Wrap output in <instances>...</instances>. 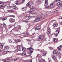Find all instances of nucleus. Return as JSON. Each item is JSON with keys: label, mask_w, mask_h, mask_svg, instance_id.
<instances>
[{"label": "nucleus", "mask_w": 62, "mask_h": 62, "mask_svg": "<svg viewBox=\"0 0 62 62\" xmlns=\"http://www.w3.org/2000/svg\"><path fill=\"white\" fill-rule=\"evenodd\" d=\"M23 48V47L22 46H20L18 47L17 49L16 50V52H18V51H21V50L22 49V50L23 51H25L26 50V49L25 48Z\"/></svg>", "instance_id": "nucleus-1"}, {"label": "nucleus", "mask_w": 62, "mask_h": 62, "mask_svg": "<svg viewBox=\"0 0 62 62\" xmlns=\"http://www.w3.org/2000/svg\"><path fill=\"white\" fill-rule=\"evenodd\" d=\"M27 49H30V55H31V54L33 53V51H34V49L32 48V46H31L30 47L27 48Z\"/></svg>", "instance_id": "nucleus-2"}, {"label": "nucleus", "mask_w": 62, "mask_h": 62, "mask_svg": "<svg viewBox=\"0 0 62 62\" xmlns=\"http://www.w3.org/2000/svg\"><path fill=\"white\" fill-rule=\"evenodd\" d=\"M4 8V3L3 2H0V9L3 8Z\"/></svg>", "instance_id": "nucleus-3"}, {"label": "nucleus", "mask_w": 62, "mask_h": 62, "mask_svg": "<svg viewBox=\"0 0 62 62\" xmlns=\"http://www.w3.org/2000/svg\"><path fill=\"white\" fill-rule=\"evenodd\" d=\"M41 19V17H37L35 19V20L33 21V22H39V21H41L40 20Z\"/></svg>", "instance_id": "nucleus-4"}, {"label": "nucleus", "mask_w": 62, "mask_h": 62, "mask_svg": "<svg viewBox=\"0 0 62 62\" xmlns=\"http://www.w3.org/2000/svg\"><path fill=\"white\" fill-rule=\"evenodd\" d=\"M9 46H6L4 47L5 50L6 51H8L9 49Z\"/></svg>", "instance_id": "nucleus-5"}, {"label": "nucleus", "mask_w": 62, "mask_h": 62, "mask_svg": "<svg viewBox=\"0 0 62 62\" xmlns=\"http://www.w3.org/2000/svg\"><path fill=\"white\" fill-rule=\"evenodd\" d=\"M51 33V31L50 29L49 28L47 29V33L48 34H50Z\"/></svg>", "instance_id": "nucleus-6"}, {"label": "nucleus", "mask_w": 62, "mask_h": 62, "mask_svg": "<svg viewBox=\"0 0 62 62\" xmlns=\"http://www.w3.org/2000/svg\"><path fill=\"white\" fill-rule=\"evenodd\" d=\"M12 8L14 9H18V8L16 6L14 5H13V6L12 7Z\"/></svg>", "instance_id": "nucleus-7"}, {"label": "nucleus", "mask_w": 62, "mask_h": 62, "mask_svg": "<svg viewBox=\"0 0 62 62\" xmlns=\"http://www.w3.org/2000/svg\"><path fill=\"white\" fill-rule=\"evenodd\" d=\"M58 25V23L57 22H55L54 23L53 26L54 27H57Z\"/></svg>", "instance_id": "nucleus-8"}, {"label": "nucleus", "mask_w": 62, "mask_h": 62, "mask_svg": "<svg viewBox=\"0 0 62 62\" xmlns=\"http://www.w3.org/2000/svg\"><path fill=\"white\" fill-rule=\"evenodd\" d=\"M60 32L59 28H58L57 29H56L55 33H57L56 34H59Z\"/></svg>", "instance_id": "nucleus-9"}, {"label": "nucleus", "mask_w": 62, "mask_h": 62, "mask_svg": "<svg viewBox=\"0 0 62 62\" xmlns=\"http://www.w3.org/2000/svg\"><path fill=\"white\" fill-rule=\"evenodd\" d=\"M15 41L16 42H20V40L19 39H17V40H12V41L13 42H15Z\"/></svg>", "instance_id": "nucleus-10"}, {"label": "nucleus", "mask_w": 62, "mask_h": 62, "mask_svg": "<svg viewBox=\"0 0 62 62\" xmlns=\"http://www.w3.org/2000/svg\"><path fill=\"white\" fill-rule=\"evenodd\" d=\"M40 29V28H39V26H38L35 28V30H39H39Z\"/></svg>", "instance_id": "nucleus-11"}, {"label": "nucleus", "mask_w": 62, "mask_h": 62, "mask_svg": "<svg viewBox=\"0 0 62 62\" xmlns=\"http://www.w3.org/2000/svg\"><path fill=\"white\" fill-rule=\"evenodd\" d=\"M9 21L11 23H13V22L14 21V20L12 18H11L10 19Z\"/></svg>", "instance_id": "nucleus-12"}, {"label": "nucleus", "mask_w": 62, "mask_h": 62, "mask_svg": "<svg viewBox=\"0 0 62 62\" xmlns=\"http://www.w3.org/2000/svg\"><path fill=\"white\" fill-rule=\"evenodd\" d=\"M11 59H10V58H6V59L7 60V62H9V61H10L11 60Z\"/></svg>", "instance_id": "nucleus-13"}, {"label": "nucleus", "mask_w": 62, "mask_h": 62, "mask_svg": "<svg viewBox=\"0 0 62 62\" xmlns=\"http://www.w3.org/2000/svg\"><path fill=\"white\" fill-rule=\"evenodd\" d=\"M52 58L54 59V60L55 61V60H56V57H55V56H54L52 57Z\"/></svg>", "instance_id": "nucleus-14"}, {"label": "nucleus", "mask_w": 62, "mask_h": 62, "mask_svg": "<svg viewBox=\"0 0 62 62\" xmlns=\"http://www.w3.org/2000/svg\"><path fill=\"white\" fill-rule=\"evenodd\" d=\"M46 15L45 16L44 15L43 16V17H42L41 18V20H43L46 17Z\"/></svg>", "instance_id": "nucleus-15"}, {"label": "nucleus", "mask_w": 62, "mask_h": 62, "mask_svg": "<svg viewBox=\"0 0 62 62\" xmlns=\"http://www.w3.org/2000/svg\"><path fill=\"white\" fill-rule=\"evenodd\" d=\"M39 37L38 40L39 41V40H41V35L39 36Z\"/></svg>", "instance_id": "nucleus-16"}, {"label": "nucleus", "mask_w": 62, "mask_h": 62, "mask_svg": "<svg viewBox=\"0 0 62 62\" xmlns=\"http://www.w3.org/2000/svg\"><path fill=\"white\" fill-rule=\"evenodd\" d=\"M62 5V4L60 2L58 3V6H59L58 7H60V6H61Z\"/></svg>", "instance_id": "nucleus-17"}, {"label": "nucleus", "mask_w": 62, "mask_h": 62, "mask_svg": "<svg viewBox=\"0 0 62 62\" xmlns=\"http://www.w3.org/2000/svg\"><path fill=\"white\" fill-rule=\"evenodd\" d=\"M54 4H55V1H54L50 4V6H53V5H54Z\"/></svg>", "instance_id": "nucleus-18"}, {"label": "nucleus", "mask_w": 62, "mask_h": 62, "mask_svg": "<svg viewBox=\"0 0 62 62\" xmlns=\"http://www.w3.org/2000/svg\"><path fill=\"white\" fill-rule=\"evenodd\" d=\"M27 7L28 8H30L31 7V5H30L29 3H28L27 4Z\"/></svg>", "instance_id": "nucleus-19"}, {"label": "nucleus", "mask_w": 62, "mask_h": 62, "mask_svg": "<svg viewBox=\"0 0 62 62\" xmlns=\"http://www.w3.org/2000/svg\"><path fill=\"white\" fill-rule=\"evenodd\" d=\"M57 53V50H54L53 51V53L54 54H56Z\"/></svg>", "instance_id": "nucleus-20"}, {"label": "nucleus", "mask_w": 62, "mask_h": 62, "mask_svg": "<svg viewBox=\"0 0 62 62\" xmlns=\"http://www.w3.org/2000/svg\"><path fill=\"white\" fill-rule=\"evenodd\" d=\"M53 41L54 42H57V40L55 38H53Z\"/></svg>", "instance_id": "nucleus-21"}, {"label": "nucleus", "mask_w": 62, "mask_h": 62, "mask_svg": "<svg viewBox=\"0 0 62 62\" xmlns=\"http://www.w3.org/2000/svg\"><path fill=\"white\" fill-rule=\"evenodd\" d=\"M47 54V52L45 51L44 53V54H43V56H45L46 55V54Z\"/></svg>", "instance_id": "nucleus-22"}, {"label": "nucleus", "mask_w": 62, "mask_h": 62, "mask_svg": "<svg viewBox=\"0 0 62 62\" xmlns=\"http://www.w3.org/2000/svg\"><path fill=\"white\" fill-rule=\"evenodd\" d=\"M7 9H9L10 8H11V6L9 5L7 7Z\"/></svg>", "instance_id": "nucleus-23"}, {"label": "nucleus", "mask_w": 62, "mask_h": 62, "mask_svg": "<svg viewBox=\"0 0 62 62\" xmlns=\"http://www.w3.org/2000/svg\"><path fill=\"white\" fill-rule=\"evenodd\" d=\"M40 61H41V62H45V60L43 59H41L40 60Z\"/></svg>", "instance_id": "nucleus-24"}, {"label": "nucleus", "mask_w": 62, "mask_h": 62, "mask_svg": "<svg viewBox=\"0 0 62 62\" xmlns=\"http://www.w3.org/2000/svg\"><path fill=\"white\" fill-rule=\"evenodd\" d=\"M30 2H31V5H33L34 4V3H33V1H32V0H31V1L29 2V3H30Z\"/></svg>", "instance_id": "nucleus-25"}, {"label": "nucleus", "mask_w": 62, "mask_h": 62, "mask_svg": "<svg viewBox=\"0 0 62 62\" xmlns=\"http://www.w3.org/2000/svg\"><path fill=\"white\" fill-rule=\"evenodd\" d=\"M0 26L1 27H4V23L3 24H0Z\"/></svg>", "instance_id": "nucleus-26"}, {"label": "nucleus", "mask_w": 62, "mask_h": 62, "mask_svg": "<svg viewBox=\"0 0 62 62\" xmlns=\"http://www.w3.org/2000/svg\"><path fill=\"white\" fill-rule=\"evenodd\" d=\"M46 8H49V7H50V5H48V4H47L46 6Z\"/></svg>", "instance_id": "nucleus-27"}, {"label": "nucleus", "mask_w": 62, "mask_h": 62, "mask_svg": "<svg viewBox=\"0 0 62 62\" xmlns=\"http://www.w3.org/2000/svg\"><path fill=\"white\" fill-rule=\"evenodd\" d=\"M48 60L49 62H52V60L51 58H48Z\"/></svg>", "instance_id": "nucleus-28"}, {"label": "nucleus", "mask_w": 62, "mask_h": 62, "mask_svg": "<svg viewBox=\"0 0 62 62\" xmlns=\"http://www.w3.org/2000/svg\"><path fill=\"white\" fill-rule=\"evenodd\" d=\"M61 46H59L58 48V50L59 51H61Z\"/></svg>", "instance_id": "nucleus-29"}, {"label": "nucleus", "mask_w": 62, "mask_h": 62, "mask_svg": "<svg viewBox=\"0 0 62 62\" xmlns=\"http://www.w3.org/2000/svg\"><path fill=\"white\" fill-rule=\"evenodd\" d=\"M38 4V5H40L41 3V2L40 1H39V0H38L37 2Z\"/></svg>", "instance_id": "nucleus-30"}, {"label": "nucleus", "mask_w": 62, "mask_h": 62, "mask_svg": "<svg viewBox=\"0 0 62 62\" xmlns=\"http://www.w3.org/2000/svg\"><path fill=\"white\" fill-rule=\"evenodd\" d=\"M30 15L29 14H28L27 15L25 16V17H26L25 18H26L27 17H29V16H30Z\"/></svg>", "instance_id": "nucleus-31"}, {"label": "nucleus", "mask_w": 62, "mask_h": 62, "mask_svg": "<svg viewBox=\"0 0 62 62\" xmlns=\"http://www.w3.org/2000/svg\"><path fill=\"white\" fill-rule=\"evenodd\" d=\"M26 54L25 53V52H23L22 53V55H26Z\"/></svg>", "instance_id": "nucleus-32"}, {"label": "nucleus", "mask_w": 62, "mask_h": 62, "mask_svg": "<svg viewBox=\"0 0 62 62\" xmlns=\"http://www.w3.org/2000/svg\"><path fill=\"white\" fill-rule=\"evenodd\" d=\"M48 0H46L45 1V4H48Z\"/></svg>", "instance_id": "nucleus-33"}, {"label": "nucleus", "mask_w": 62, "mask_h": 62, "mask_svg": "<svg viewBox=\"0 0 62 62\" xmlns=\"http://www.w3.org/2000/svg\"><path fill=\"white\" fill-rule=\"evenodd\" d=\"M2 21H5V20H7V18H3L2 19Z\"/></svg>", "instance_id": "nucleus-34"}, {"label": "nucleus", "mask_w": 62, "mask_h": 62, "mask_svg": "<svg viewBox=\"0 0 62 62\" xmlns=\"http://www.w3.org/2000/svg\"><path fill=\"white\" fill-rule=\"evenodd\" d=\"M8 11L9 12H11L12 11V10H8Z\"/></svg>", "instance_id": "nucleus-35"}, {"label": "nucleus", "mask_w": 62, "mask_h": 62, "mask_svg": "<svg viewBox=\"0 0 62 62\" xmlns=\"http://www.w3.org/2000/svg\"><path fill=\"white\" fill-rule=\"evenodd\" d=\"M17 60V59H13V61H16V60Z\"/></svg>", "instance_id": "nucleus-36"}, {"label": "nucleus", "mask_w": 62, "mask_h": 62, "mask_svg": "<svg viewBox=\"0 0 62 62\" xmlns=\"http://www.w3.org/2000/svg\"><path fill=\"white\" fill-rule=\"evenodd\" d=\"M45 40H46V41H47L48 40V39L47 38H45Z\"/></svg>", "instance_id": "nucleus-37"}, {"label": "nucleus", "mask_w": 62, "mask_h": 62, "mask_svg": "<svg viewBox=\"0 0 62 62\" xmlns=\"http://www.w3.org/2000/svg\"><path fill=\"white\" fill-rule=\"evenodd\" d=\"M38 0L39 1H40V2L41 3L43 2V0Z\"/></svg>", "instance_id": "nucleus-38"}, {"label": "nucleus", "mask_w": 62, "mask_h": 62, "mask_svg": "<svg viewBox=\"0 0 62 62\" xmlns=\"http://www.w3.org/2000/svg\"><path fill=\"white\" fill-rule=\"evenodd\" d=\"M59 18L60 19H62V17L61 16H59Z\"/></svg>", "instance_id": "nucleus-39"}, {"label": "nucleus", "mask_w": 62, "mask_h": 62, "mask_svg": "<svg viewBox=\"0 0 62 62\" xmlns=\"http://www.w3.org/2000/svg\"><path fill=\"white\" fill-rule=\"evenodd\" d=\"M32 9H35V8L33 6H32Z\"/></svg>", "instance_id": "nucleus-40"}, {"label": "nucleus", "mask_w": 62, "mask_h": 62, "mask_svg": "<svg viewBox=\"0 0 62 62\" xmlns=\"http://www.w3.org/2000/svg\"><path fill=\"white\" fill-rule=\"evenodd\" d=\"M2 60L4 62H7V61H6V60H5L4 59H2Z\"/></svg>", "instance_id": "nucleus-41"}, {"label": "nucleus", "mask_w": 62, "mask_h": 62, "mask_svg": "<svg viewBox=\"0 0 62 62\" xmlns=\"http://www.w3.org/2000/svg\"><path fill=\"white\" fill-rule=\"evenodd\" d=\"M32 11L31 10L30 11H29V13H32Z\"/></svg>", "instance_id": "nucleus-42"}, {"label": "nucleus", "mask_w": 62, "mask_h": 62, "mask_svg": "<svg viewBox=\"0 0 62 62\" xmlns=\"http://www.w3.org/2000/svg\"><path fill=\"white\" fill-rule=\"evenodd\" d=\"M3 45H0V47L1 49H3Z\"/></svg>", "instance_id": "nucleus-43"}, {"label": "nucleus", "mask_w": 62, "mask_h": 62, "mask_svg": "<svg viewBox=\"0 0 62 62\" xmlns=\"http://www.w3.org/2000/svg\"><path fill=\"white\" fill-rule=\"evenodd\" d=\"M26 8H27V7H25L23 9L25 10H26Z\"/></svg>", "instance_id": "nucleus-44"}, {"label": "nucleus", "mask_w": 62, "mask_h": 62, "mask_svg": "<svg viewBox=\"0 0 62 62\" xmlns=\"http://www.w3.org/2000/svg\"><path fill=\"white\" fill-rule=\"evenodd\" d=\"M11 49L12 50V51L13 52H14V50H15V49L12 48Z\"/></svg>", "instance_id": "nucleus-45"}, {"label": "nucleus", "mask_w": 62, "mask_h": 62, "mask_svg": "<svg viewBox=\"0 0 62 62\" xmlns=\"http://www.w3.org/2000/svg\"><path fill=\"white\" fill-rule=\"evenodd\" d=\"M49 48L50 50H52V49H53V48L52 47H49Z\"/></svg>", "instance_id": "nucleus-46"}, {"label": "nucleus", "mask_w": 62, "mask_h": 62, "mask_svg": "<svg viewBox=\"0 0 62 62\" xmlns=\"http://www.w3.org/2000/svg\"><path fill=\"white\" fill-rule=\"evenodd\" d=\"M3 25L4 26V27H6V26H7V25H6V24L5 23H3Z\"/></svg>", "instance_id": "nucleus-47"}, {"label": "nucleus", "mask_w": 62, "mask_h": 62, "mask_svg": "<svg viewBox=\"0 0 62 62\" xmlns=\"http://www.w3.org/2000/svg\"><path fill=\"white\" fill-rule=\"evenodd\" d=\"M30 19V17H28V18H27V20L28 21V20H29V19Z\"/></svg>", "instance_id": "nucleus-48"}, {"label": "nucleus", "mask_w": 62, "mask_h": 62, "mask_svg": "<svg viewBox=\"0 0 62 62\" xmlns=\"http://www.w3.org/2000/svg\"><path fill=\"white\" fill-rule=\"evenodd\" d=\"M58 35V34L57 33H56L55 34V36L56 37H57V36Z\"/></svg>", "instance_id": "nucleus-49"}, {"label": "nucleus", "mask_w": 62, "mask_h": 62, "mask_svg": "<svg viewBox=\"0 0 62 62\" xmlns=\"http://www.w3.org/2000/svg\"><path fill=\"white\" fill-rule=\"evenodd\" d=\"M26 40H27L28 41H30V40H29V39H26Z\"/></svg>", "instance_id": "nucleus-50"}, {"label": "nucleus", "mask_w": 62, "mask_h": 62, "mask_svg": "<svg viewBox=\"0 0 62 62\" xmlns=\"http://www.w3.org/2000/svg\"><path fill=\"white\" fill-rule=\"evenodd\" d=\"M39 55H40L39 54H38L37 55V56L36 57H39Z\"/></svg>", "instance_id": "nucleus-51"}, {"label": "nucleus", "mask_w": 62, "mask_h": 62, "mask_svg": "<svg viewBox=\"0 0 62 62\" xmlns=\"http://www.w3.org/2000/svg\"><path fill=\"white\" fill-rule=\"evenodd\" d=\"M57 11H54V12H55V13H57Z\"/></svg>", "instance_id": "nucleus-52"}, {"label": "nucleus", "mask_w": 62, "mask_h": 62, "mask_svg": "<svg viewBox=\"0 0 62 62\" xmlns=\"http://www.w3.org/2000/svg\"><path fill=\"white\" fill-rule=\"evenodd\" d=\"M5 52H3L2 53V54H6V53H5Z\"/></svg>", "instance_id": "nucleus-53"}, {"label": "nucleus", "mask_w": 62, "mask_h": 62, "mask_svg": "<svg viewBox=\"0 0 62 62\" xmlns=\"http://www.w3.org/2000/svg\"><path fill=\"white\" fill-rule=\"evenodd\" d=\"M24 22H25V23H27V22H28V21H24Z\"/></svg>", "instance_id": "nucleus-54"}, {"label": "nucleus", "mask_w": 62, "mask_h": 62, "mask_svg": "<svg viewBox=\"0 0 62 62\" xmlns=\"http://www.w3.org/2000/svg\"><path fill=\"white\" fill-rule=\"evenodd\" d=\"M16 5H18V2H17L16 3Z\"/></svg>", "instance_id": "nucleus-55"}, {"label": "nucleus", "mask_w": 62, "mask_h": 62, "mask_svg": "<svg viewBox=\"0 0 62 62\" xmlns=\"http://www.w3.org/2000/svg\"><path fill=\"white\" fill-rule=\"evenodd\" d=\"M39 56V57H40V58H41V55H40Z\"/></svg>", "instance_id": "nucleus-56"}, {"label": "nucleus", "mask_w": 62, "mask_h": 62, "mask_svg": "<svg viewBox=\"0 0 62 62\" xmlns=\"http://www.w3.org/2000/svg\"><path fill=\"white\" fill-rule=\"evenodd\" d=\"M26 35H28V33L27 32L26 33Z\"/></svg>", "instance_id": "nucleus-57"}, {"label": "nucleus", "mask_w": 62, "mask_h": 62, "mask_svg": "<svg viewBox=\"0 0 62 62\" xmlns=\"http://www.w3.org/2000/svg\"><path fill=\"white\" fill-rule=\"evenodd\" d=\"M40 50L39 49H37V51H40Z\"/></svg>", "instance_id": "nucleus-58"}, {"label": "nucleus", "mask_w": 62, "mask_h": 62, "mask_svg": "<svg viewBox=\"0 0 62 62\" xmlns=\"http://www.w3.org/2000/svg\"><path fill=\"white\" fill-rule=\"evenodd\" d=\"M60 0H56V1H57V2H58V1H60Z\"/></svg>", "instance_id": "nucleus-59"}, {"label": "nucleus", "mask_w": 62, "mask_h": 62, "mask_svg": "<svg viewBox=\"0 0 62 62\" xmlns=\"http://www.w3.org/2000/svg\"><path fill=\"white\" fill-rule=\"evenodd\" d=\"M25 62H27V60H25L24 61Z\"/></svg>", "instance_id": "nucleus-60"}, {"label": "nucleus", "mask_w": 62, "mask_h": 62, "mask_svg": "<svg viewBox=\"0 0 62 62\" xmlns=\"http://www.w3.org/2000/svg\"><path fill=\"white\" fill-rule=\"evenodd\" d=\"M9 42H12L14 43L13 42H12V41H10Z\"/></svg>", "instance_id": "nucleus-61"}, {"label": "nucleus", "mask_w": 62, "mask_h": 62, "mask_svg": "<svg viewBox=\"0 0 62 62\" xmlns=\"http://www.w3.org/2000/svg\"><path fill=\"white\" fill-rule=\"evenodd\" d=\"M32 60H30V62H32Z\"/></svg>", "instance_id": "nucleus-62"}, {"label": "nucleus", "mask_w": 62, "mask_h": 62, "mask_svg": "<svg viewBox=\"0 0 62 62\" xmlns=\"http://www.w3.org/2000/svg\"><path fill=\"white\" fill-rule=\"evenodd\" d=\"M60 3L62 4V1H61Z\"/></svg>", "instance_id": "nucleus-63"}, {"label": "nucleus", "mask_w": 62, "mask_h": 62, "mask_svg": "<svg viewBox=\"0 0 62 62\" xmlns=\"http://www.w3.org/2000/svg\"><path fill=\"white\" fill-rule=\"evenodd\" d=\"M61 48H62V45H61V46H60Z\"/></svg>", "instance_id": "nucleus-64"}]
</instances>
